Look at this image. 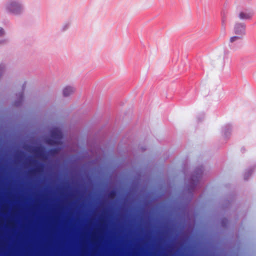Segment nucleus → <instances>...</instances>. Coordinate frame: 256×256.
I'll use <instances>...</instances> for the list:
<instances>
[{"label":"nucleus","instance_id":"f257e3e1","mask_svg":"<svg viewBox=\"0 0 256 256\" xmlns=\"http://www.w3.org/2000/svg\"><path fill=\"white\" fill-rule=\"evenodd\" d=\"M4 10L8 14L14 16H20L25 12L24 4L20 0H8Z\"/></svg>","mask_w":256,"mask_h":256},{"label":"nucleus","instance_id":"f03ea898","mask_svg":"<svg viewBox=\"0 0 256 256\" xmlns=\"http://www.w3.org/2000/svg\"><path fill=\"white\" fill-rule=\"evenodd\" d=\"M204 172L202 166L197 168L192 174L188 185V190L193 192L195 190L201 186L200 180Z\"/></svg>","mask_w":256,"mask_h":256},{"label":"nucleus","instance_id":"7ed1b4c3","mask_svg":"<svg viewBox=\"0 0 256 256\" xmlns=\"http://www.w3.org/2000/svg\"><path fill=\"white\" fill-rule=\"evenodd\" d=\"M246 26L244 23L238 22L234 25V32L236 35L243 38L246 34Z\"/></svg>","mask_w":256,"mask_h":256},{"label":"nucleus","instance_id":"20e7f679","mask_svg":"<svg viewBox=\"0 0 256 256\" xmlns=\"http://www.w3.org/2000/svg\"><path fill=\"white\" fill-rule=\"evenodd\" d=\"M254 14V11L252 8H244L240 12L238 18L241 20H250L252 18Z\"/></svg>","mask_w":256,"mask_h":256},{"label":"nucleus","instance_id":"39448f33","mask_svg":"<svg viewBox=\"0 0 256 256\" xmlns=\"http://www.w3.org/2000/svg\"><path fill=\"white\" fill-rule=\"evenodd\" d=\"M76 88L74 86L68 85L64 86L62 90V96L64 97H68L72 95L76 92Z\"/></svg>","mask_w":256,"mask_h":256},{"label":"nucleus","instance_id":"423d86ee","mask_svg":"<svg viewBox=\"0 0 256 256\" xmlns=\"http://www.w3.org/2000/svg\"><path fill=\"white\" fill-rule=\"evenodd\" d=\"M26 82H25L22 86V92H19L18 94H16V100L14 102V105L16 106H20L22 102H23L24 100V94H23V91L24 90L25 88H26Z\"/></svg>","mask_w":256,"mask_h":256},{"label":"nucleus","instance_id":"0eeeda50","mask_svg":"<svg viewBox=\"0 0 256 256\" xmlns=\"http://www.w3.org/2000/svg\"><path fill=\"white\" fill-rule=\"evenodd\" d=\"M242 38H241L236 35L232 36L230 38L229 46L231 50L235 49V46L242 40Z\"/></svg>","mask_w":256,"mask_h":256},{"label":"nucleus","instance_id":"6e6552de","mask_svg":"<svg viewBox=\"0 0 256 256\" xmlns=\"http://www.w3.org/2000/svg\"><path fill=\"white\" fill-rule=\"evenodd\" d=\"M50 136L54 140H60L62 138V133L60 130L54 128L51 130Z\"/></svg>","mask_w":256,"mask_h":256},{"label":"nucleus","instance_id":"1a4fd4ad","mask_svg":"<svg viewBox=\"0 0 256 256\" xmlns=\"http://www.w3.org/2000/svg\"><path fill=\"white\" fill-rule=\"evenodd\" d=\"M232 130V126L230 124L225 125L222 129V132L224 136L228 138Z\"/></svg>","mask_w":256,"mask_h":256},{"label":"nucleus","instance_id":"9d476101","mask_svg":"<svg viewBox=\"0 0 256 256\" xmlns=\"http://www.w3.org/2000/svg\"><path fill=\"white\" fill-rule=\"evenodd\" d=\"M254 168H250L246 170L244 175V178L245 180H248L249 177L252 175L253 172Z\"/></svg>","mask_w":256,"mask_h":256},{"label":"nucleus","instance_id":"9b49d317","mask_svg":"<svg viewBox=\"0 0 256 256\" xmlns=\"http://www.w3.org/2000/svg\"><path fill=\"white\" fill-rule=\"evenodd\" d=\"M71 23L70 22H64L61 26L60 30L62 32H64L67 30L70 27Z\"/></svg>","mask_w":256,"mask_h":256},{"label":"nucleus","instance_id":"f8f14e48","mask_svg":"<svg viewBox=\"0 0 256 256\" xmlns=\"http://www.w3.org/2000/svg\"><path fill=\"white\" fill-rule=\"evenodd\" d=\"M6 70V66L4 64H0V78L4 74Z\"/></svg>","mask_w":256,"mask_h":256},{"label":"nucleus","instance_id":"ddd939ff","mask_svg":"<svg viewBox=\"0 0 256 256\" xmlns=\"http://www.w3.org/2000/svg\"><path fill=\"white\" fill-rule=\"evenodd\" d=\"M46 142L47 144L50 145H54L57 143L56 140L52 138L46 139Z\"/></svg>","mask_w":256,"mask_h":256},{"label":"nucleus","instance_id":"4468645a","mask_svg":"<svg viewBox=\"0 0 256 256\" xmlns=\"http://www.w3.org/2000/svg\"><path fill=\"white\" fill-rule=\"evenodd\" d=\"M221 224L223 227H226L228 224V220L227 218H224L221 220Z\"/></svg>","mask_w":256,"mask_h":256},{"label":"nucleus","instance_id":"2eb2a0df","mask_svg":"<svg viewBox=\"0 0 256 256\" xmlns=\"http://www.w3.org/2000/svg\"><path fill=\"white\" fill-rule=\"evenodd\" d=\"M58 152V150L57 148H52L48 151V154L50 156H54Z\"/></svg>","mask_w":256,"mask_h":256},{"label":"nucleus","instance_id":"dca6fc26","mask_svg":"<svg viewBox=\"0 0 256 256\" xmlns=\"http://www.w3.org/2000/svg\"><path fill=\"white\" fill-rule=\"evenodd\" d=\"M34 150L40 156H42L44 153V151L41 148H36Z\"/></svg>","mask_w":256,"mask_h":256},{"label":"nucleus","instance_id":"f3484780","mask_svg":"<svg viewBox=\"0 0 256 256\" xmlns=\"http://www.w3.org/2000/svg\"><path fill=\"white\" fill-rule=\"evenodd\" d=\"M6 34V32L0 26V37L4 36Z\"/></svg>","mask_w":256,"mask_h":256},{"label":"nucleus","instance_id":"a211bd4d","mask_svg":"<svg viewBox=\"0 0 256 256\" xmlns=\"http://www.w3.org/2000/svg\"><path fill=\"white\" fill-rule=\"evenodd\" d=\"M226 21V18L223 17L222 19V26L224 28H225Z\"/></svg>","mask_w":256,"mask_h":256},{"label":"nucleus","instance_id":"6ab92c4d","mask_svg":"<svg viewBox=\"0 0 256 256\" xmlns=\"http://www.w3.org/2000/svg\"><path fill=\"white\" fill-rule=\"evenodd\" d=\"M35 163H36L38 164L36 165L37 169H40L42 166V165L38 163L36 161L34 160V161Z\"/></svg>","mask_w":256,"mask_h":256},{"label":"nucleus","instance_id":"aec40b11","mask_svg":"<svg viewBox=\"0 0 256 256\" xmlns=\"http://www.w3.org/2000/svg\"><path fill=\"white\" fill-rule=\"evenodd\" d=\"M7 42H8V40L6 39L0 40V44H6Z\"/></svg>","mask_w":256,"mask_h":256},{"label":"nucleus","instance_id":"412c9836","mask_svg":"<svg viewBox=\"0 0 256 256\" xmlns=\"http://www.w3.org/2000/svg\"><path fill=\"white\" fill-rule=\"evenodd\" d=\"M114 194H115V192H114V191H112V192H110V195H114Z\"/></svg>","mask_w":256,"mask_h":256},{"label":"nucleus","instance_id":"4be33fe9","mask_svg":"<svg viewBox=\"0 0 256 256\" xmlns=\"http://www.w3.org/2000/svg\"><path fill=\"white\" fill-rule=\"evenodd\" d=\"M141 149H142V151H144V150H146V148H141Z\"/></svg>","mask_w":256,"mask_h":256}]
</instances>
